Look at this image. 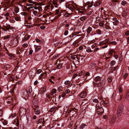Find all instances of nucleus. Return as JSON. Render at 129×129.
Here are the masks:
<instances>
[{
    "label": "nucleus",
    "mask_w": 129,
    "mask_h": 129,
    "mask_svg": "<svg viewBox=\"0 0 129 129\" xmlns=\"http://www.w3.org/2000/svg\"><path fill=\"white\" fill-rule=\"evenodd\" d=\"M70 57L71 58L73 59H75L76 60V55L71 56Z\"/></svg>",
    "instance_id": "7c9ffc66"
},
{
    "label": "nucleus",
    "mask_w": 129,
    "mask_h": 129,
    "mask_svg": "<svg viewBox=\"0 0 129 129\" xmlns=\"http://www.w3.org/2000/svg\"><path fill=\"white\" fill-rule=\"evenodd\" d=\"M41 47L37 46L36 47V49L37 50H39L41 49Z\"/></svg>",
    "instance_id": "8fccbe9b"
},
{
    "label": "nucleus",
    "mask_w": 129,
    "mask_h": 129,
    "mask_svg": "<svg viewBox=\"0 0 129 129\" xmlns=\"http://www.w3.org/2000/svg\"><path fill=\"white\" fill-rule=\"evenodd\" d=\"M28 45L26 43H24L22 45V46L24 48H26L27 47Z\"/></svg>",
    "instance_id": "c9c22d12"
},
{
    "label": "nucleus",
    "mask_w": 129,
    "mask_h": 129,
    "mask_svg": "<svg viewBox=\"0 0 129 129\" xmlns=\"http://www.w3.org/2000/svg\"><path fill=\"white\" fill-rule=\"evenodd\" d=\"M28 2L29 3H33L34 4H35V3H36V2H33L31 1L30 0H28Z\"/></svg>",
    "instance_id": "6e6d98bb"
},
{
    "label": "nucleus",
    "mask_w": 129,
    "mask_h": 129,
    "mask_svg": "<svg viewBox=\"0 0 129 129\" xmlns=\"http://www.w3.org/2000/svg\"><path fill=\"white\" fill-rule=\"evenodd\" d=\"M10 36V35L5 36L4 37V39H8L9 38Z\"/></svg>",
    "instance_id": "bf43d9fd"
},
{
    "label": "nucleus",
    "mask_w": 129,
    "mask_h": 129,
    "mask_svg": "<svg viewBox=\"0 0 129 129\" xmlns=\"http://www.w3.org/2000/svg\"><path fill=\"white\" fill-rule=\"evenodd\" d=\"M22 92L23 97V98L24 99H26L28 95L27 91L25 89H24L22 90Z\"/></svg>",
    "instance_id": "39448f33"
},
{
    "label": "nucleus",
    "mask_w": 129,
    "mask_h": 129,
    "mask_svg": "<svg viewBox=\"0 0 129 129\" xmlns=\"http://www.w3.org/2000/svg\"><path fill=\"white\" fill-rule=\"evenodd\" d=\"M112 80L111 77H109L108 79V81L109 82H110L112 81Z\"/></svg>",
    "instance_id": "a18cd8bd"
},
{
    "label": "nucleus",
    "mask_w": 129,
    "mask_h": 129,
    "mask_svg": "<svg viewBox=\"0 0 129 129\" xmlns=\"http://www.w3.org/2000/svg\"><path fill=\"white\" fill-rule=\"evenodd\" d=\"M128 75V73H125L123 76V78L124 79H125L126 77Z\"/></svg>",
    "instance_id": "052dcab7"
},
{
    "label": "nucleus",
    "mask_w": 129,
    "mask_h": 129,
    "mask_svg": "<svg viewBox=\"0 0 129 129\" xmlns=\"http://www.w3.org/2000/svg\"><path fill=\"white\" fill-rule=\"evenodd\" d=\"M86 51L88 52H91L92 51V50H91L90 47H88L86 49Z\"/></svg>",
    "instance_id": "412c9836"
},
{
    "label": "nucleus",
    "mask_w": 129,
    "mask_h": 129,
    "mask_svg": "<svg viewBox=\"0 0 129 129\" xmlns=\"http://www.w3.org/2000/svg\"><path fill=\"white\" fill-rule=\"evenodd\" d=\"M115 52L113 50H111L109 53V54L111 55L113 53L115 54Z\"/></svg>",
    "instance_id": "b1692460"
},
{
    "label": "nucleus",
    "mask_w": 129,
    "mask_h": 129,
    "mask_svg": "<svg viewBox=\"0 0 129 129\" xmlns=\"http://www.w3.org/2000/svg\"><path fill=\"white\" fill-rule=\"evenodd\" d=\"M123 106L122 105H120L117 109V114L118 117L120 116H121L122 112L123 110Z\"/></svg>",
    "instance_id": "f03ea898"
},
{
    "label": "nucleus",
    "mask_w": 129,
    "mask_h": 129,
    "mask_svg": "<svg viewBox=\"0 0 129 129\" xmlns=\"http://www.w3.org/2000/svg\"><path fill=\"white\" fill-rule=\"evenodd\" d=\"M47 97L50 100H51L53 98H54V97L52 96V94H47L46 95Z\"/></svg>",
    "instance_id": "f8f14e48"
},
{
    "label": "nucleus",
    "mask_w": 129,
    "mask_h": 129,
    "mask_svg": "<svg viewBox=\"0 0 129 129\" xmlns=\"http://www.w3.org/2000/svg\"><path fill=\"white\" fill-rule=\"evenodd\" d=\"M7 54L10 56V57L12 58H14V55L13 54L9 53H8Z\"/></svg>",
    "instance_id": "5701e85b"
},
{
    "label": "nucleus",
    "mask_w": 129,
    "mask_h": 129,
    "mask_svg": "<svg viewBox=\"0 0 129 129\" xmlns=\"http://www.w3.org/2000/svg\"><path fill=\"white\" fill-rule=\"evenodd\" d=\"M26 111V109L25 108H20L19 110V112L20 113H24V112H25Z\"/></svg>",
    "instance_id": "4468645a"
},
{
    "label": "nucleus",
    "mask_w": 129,
    "mask_h": 129,
    "mask_svg": "<svg viewBox=\"0 0 129 129\" xmlns=\"http://www.w3.org/2000/svg\"><path fill=\"white\" fill-rule=\"evenodd\" d=\"M126 4V2L125 1H123L121 2V4L122 5L124 6Z\"/></svg>",
    "instance_id": "f704fd0d"
},
{
    "label": "nucleus",
    "mask_w": 129,
    "mask_h": 129,
    "mask_svg": "<svg viewBox=\"0 0 129 129\" xmlns=\"http://www.w3.org/2000/svg\"><path fill=\"white\" fill-rule=\"evenodd\" d=\"M36 72L35 71H32V70H30L28 73L30 79H32L36 75Z\"/></svg>",
    "instance_id": "20e7f679"
},
{
    "label": "nucleus",
    "mask_w": 129,
    "mask_h": 129,
    "mask_svg": "<svg viewBox=\"0 0 129 129\" xmlns=\"http://www.w3.org/2000/svg\"><path fill=\"white\" fill-rule=\"evenodd\" d=\"M69 82L70 81L68 80H67L64 83L66 85H68L69 84Z\"/></svg>",
    "instance_id": "680f3d73"
},
{
    "label": "nucleus",
    "mask_w": 129,
    "mask_h": 129,
    "mask_svg": "<svg viewBox=\"0 0 129 129\" xmlns=\"http://www.w3.org/2000/svg\"><path fill=\"white\" fill-rule=\"evenodd\" d=\"M113 23L114 25H116L119 24V21L118 20L116 21H114L113 22Z\"/></svg>",
    "instance_id": "a878e982"
},
{
    "label": "nucleus",
    "mask_w": 129,
    "mask_h": 129,
    "mask_svg": "<svg viewBox=\"0 0 129 129\" xmlns=\"http://www.w3.org/2000/svg\"><path fill=\"white\" fill-rule=\"evenodd\" d=\"M99 49V48L98 47H97L95 48L93 50L94 52H95L98 51Z\"/></svg>",
    "instance_id": "69168bd1"
},
{
    "label": "nucleus",
    "mask_w": 129,
    "mask_h": 129,
    "mask_svg": "<svg viewBox=\"0 0 129 129\" xmlns=\"http://www.w3.org/2000/svg\"><path fill=\"white\" fill-rule=\"evenodd\" d=\"M97 46V44L96 43H95L93 45H92L91 47L92 49H94L95 47Z\"/></svg>",
    "instance_id": "72a5a7b5"
},
{
    "label": "nucleus",
    "mask_w": 129,
    "mask_h": 129,
    "mask_svg": "<svg viewBox=\"0 0 129 129\" xmlns=\"http://www.w3.org/2000/svg\"><path fill=\"white\" fill-rule=\"evenodd\" d=\"M86 126V124L84 123L81 124L80 127V129H83Z\"/></svg>",
    "instance_id": "aec40b11"
},
{
    "label": "nucleus",
    "mask_w": 129,
    "mask_h": 129,
    "mask_svg": "<svg viewBox=\"0 0 129 129\" xmlns=\"http://www.w3.org/2000/svg\"><path fill=\"white\" fill-rule=\"evenodd\" d=\"M93 102L95 103H97L98 102V100L96 99H94L93 100Z\"/></svg>",
    "instance_id": "0e129e2a"
},
{
    "label": "nucleus",
    "mask_w": 129,
    "mask_h": 129,
    "mask_svg": "<svg viewBox=\"0 0 129 129\" xmlns=\"http://www.w3.org/2000/svg\"><path fill=\"white\" fill-rule=\"evenodd\" d=\"M104 103H105V101L104 100H102L101 101V102H100V104H102V105H104Z\"/></svg>",
    "instance_id": "13d9d810"
},
{
    "label": "nucleus",
    "mask_w": 129,
    "mask_h": 129,
    "mask_svg": "<svg viewBox=\"0 0 129 129\" xmlns=\"http://www.w3.org/2000/svg\"><path fill=\"white\" fill-rule=\"evenodd\" d=\"M30 36H29L28 35H25L24 37V40L25 41H26L28 40L29 38L30 37Z\"/></svg>",
    "instance_id": "dca6fc26"
},
{
    "label": "nucleus",
    "mask_w": 129,
    "mask_h": 129,
    "mask_svg": "<svg viewBox=\"0 0 129 129\" xmlns=\"http://www.w3.org/2000/svg\"><path fill=\"white\" fill-rule=\"evenodd\" d=\"M52 93L53 94L55 93L56 92V89L53 88V89L51 91Z\"/></svg>",
    "instance_id": "2f4dec72"
},
{
    "label": "nucleus",
    "mask_w": 129,
    "mask_h": 129,
    "mask_svg": "<svg viewBox=\"0 0 129 129\" xmlns=\"http://www.w3.org/2000/svg\"><path fill=\"white\" fill-rule=\"evenodd\" d=\"M18 42L17 39H15L11 41V45L13 46V47L16 46L17 45Z\"/></svg>",
    "instance_id": "423d86ee"
},
{
    "label": "nucleus",
    "mask_w": 129,
    "mask_h": 129,
    "mask_svg": "<svg viewBox=\"0 0 129 129\" xmlns=\"http://www.w3.org/2000/svg\"><path fill=\"white\" fill-rule=\"evenodd\" d=\"M56 108V107L55 106H54L52 107L50 110V112H52L53 111L54 109L55 108Z\"/></svg>",
    "instance_id": "c756f323"
},
{
    "label": "nucleus",
    "mask_w": 129,
    "mask_h": 129,
    "mask_svg": "<svg viewBox=\"0 0 129 129\" xmlns=\"http://www.w3.org/2000/svg\"><path fill=\"white\" fill-rule=\"evenodd\" d=\"M93 4V2H91L89 4V5H88V7L89 8L91 7Z\"/></svg>",
    "instance_id": "ea45409f"
},
{
    "label": "nucleus",
    "mask_w": 129,
    "mask_h": 129,
    "mask_svg": "<svg viewBox=\"0 0 129 129\" xmlns=\"http://www.w3.org/2000/svg\"><path fill=\"white\" fill-rule=\"evenodd\" d=\"M47 75V74L46 73H43L41 74L40 76L42 78H44V77H46Z\"/></svg>",
    "instance_id": "393cba45"
},
{
    "label": "nucleus",
    "mask_w": 129,
    "mask_h": 129,
    "mask_svg": "<svg viewBox=\"0 0 129 129\" xmlns=\"http://www.w3.org/2000/svg\"><path fill=\"white\" fill-rule=\"evenodd\" d=\"M86 95V94L85 92L83 91L81 92L80 95L79 96L82 98H85Z\"/></svg>",
    "instance_id": "0eeeda50"
},
{
    "label": "nucleus",
    "mask_w": 129,
    "mask_h": 129,
    "mask_svg": "<svg viewBox=\"0 0 129 129\" xmlns=\"http://www.w3.org/2000/svg\"><path fill=\"white\" fill-rule=\"evenodd\" d=\"M43 119L40 118L36 122V123L37 124H39L42 121Z\"/></svg>",
    "instance_id": "bb28decb"
},
{
    "label": "nucleus",
    "mask_w": 129,
    "mask_h": 129,
    "mask_svg": "<svg viewBox=\"0 0 129 129\" xmlns=\"http://www.w3.org/2000/svg\"><path fill=\"white\" fill-rule=\"evenodd\" d=\"M26 6H29V7H33L32 6H33V5L31 4H27Z\"/></svg>",
    "instance_id": "58836bf2"
},
{
    "label": "nucleus",
    "mask_w": 129,
    "mask_h": 129,
    "mask_svg": "<svg viewBox=\"0 0 129 129\" xmlns=\"http://www.w3.org/2000/svg\"><path fill=\"white\" fill-rule=\"evenodd\" d=\"M92 30V28L90 27H89L87 29V32L88 34L90 33Z\"/></svg>",
    "instance_id": "f3484780"
},
{
    "label": "nucleus",
    "mask_w": 129,
    "mask_h": 129,
    "mask_svg": "<svg viewBox=\"0 0 129 129\" xmlns=\"http://www.w3.org/2000/svg\"><path fill=\"white\" fill-rule=\"evenodd\" d=\"M101 79H102L100 77V76H97L94 79V80L95 81L94 82H98V81L101 80Z\"/></svg>",
    "instance_id": "9b49d317"
},
{
    "label": "nucleus",
    "mask_w": 129,
    "mask_h": 129,
    "mask_svg": "<svg viewBox=\"0 0 129 129\" xmlns=\"http://www.w3.org/2000/svg\"><path fill=\"white\" fill-rule=\"evenodd\" d=\"M45 28V27L44 26H41L40 27V28L41 29H44Z\"/></svg>",
    "instance_id": "774afa93"
},
{
    "label": "nucleus",
    "mask_w": 129,
    "mask_h": 129,
    "mask_svg": "<svg viewBox=\"0 0 129 129\" xmlns=\"http://www.w3.org/2000/svg\"><path fill=\"white\" fill-rule=\"evenodd\" d=\"M42 72L41 69H39L37 70V73L38 74H39L40 73Z\"/></svg>",
    "instance_id": "de8ad7c7"
},
{
    "label": "nucleus",
    "mask_w": 129,
    "mask_h": 129,
    "mask_svg": "<svg viewBox=\"0 0 129 129\" xmlns=\"http://www.w3.org/2000/svg\"><path fill=\"white\" fill-rule=\"evenodd\" d=\"M105 80L103 79L102 80L101 82L100 81V83L93 81V84L94 86H96V87H98L99 89H101L103 87V85L105 84Z\"/></svg>",
    "instance_id": "f257e3e1"
},
{
    "label": "nucleus",
    "mask_w": 129,
    "mask_h": 129,
    "mask_svg": "<svg viewBox=\"0 0 129 129\" xmlns=\"http://www.w3.org/2000/svg\"><path fill=\"white\" fill-rule=\"evenodd\" d=\"M116 116L115 115H113L111 119V122L112 123H114L115 122L116 120Z\"/></svg>",
    "instance_id": "1a4fd4ad"
},
{
    "label": "nucleus",
    "mask_w": 129,
    "mask_h": 129,
    "mask_svg": "<svg viewBox=\"0 0 129 129\" xmlns=\"http://www.w3.org/2000/svg\"><path fill=\"white\" fill-rule=\"evenodd\" d=\"M9 13L7 12L4 14V15L5 16L7 17L8 16H9Z\"/></svg>",
    "instance_id": "4d7b16f0"
},
{
    "label": "nucleus",
    "mask_w": 129,
    "mask_h": 129,
    "mask_svg": "<svg viewBox=\"0 0 129 129\" xmlns=\"http://www.w3.org/2000/svg\"><path fill=\"white\" fill-rule=\"evenodd\" d=\"M68 8L71 10H73L75 8V7L72 4L69 5L68 7Z\"/></svg>",
    "instance_id": "9d476101"
},
{
    "label": "nucleus",
    "mask_w": 129,
    "mask_h": 129,
    "mask_svg": "<svg viewBox=\"0 0 129 129\" xmlns=\"http://www.w3.org/2000/svg\"><path fill=\"white\" fill-rule=\"evenodd\" d=\"M127 13L126 11H124L123 12V14H122L123 16L124 17H125L127 15Z\"/></svg>",
    "instance_id": "4c0bfd02"
},
{
    "label": "nucleus",
    "mask_w": 129,
    "mask_h": 129,
    "mask_svg": "<svg viewBox=\"0 0 129 129\" xmlns=\"http://www.w3.org/2000/svg\"><path fill=\"white\" fill-rule=\"evenodd\" d=\"M62 65L61 63H59L57 66V68L58 69H60L62 67Z\"/></svg>",
    "instance_id": "a211bd4d"
},
{
    "label": "nucleus",
    "mask_w": 129,
    "mask_h": 129,
    "mask_svg": "<svg viewBox=\"0 0 129 129\" xmlns=\"http://www.w3.org/2000/svg\"><path fill=\"white\" fill-rule=\"evenodd\" d=\"M96 66V64L95 63H92L91 64L89 68L91 69L94 68Z\"/></svg>",
    "instance_id": "ddd939ff"
},
{
    "label": "nucleus",
    "mask_w": 129,
    "mask_h": 129,
    "mask_svg": "<svg viewBox=\"0 0 129 129\" xmlns=\"http://www.w3.org/2000/svg\"><path fill=\"white\" fill-rule=\"evenodd\" d=\"M80 19L81 21H83L86 19V18L85 17L82 16L80 18Z\"/></svg>",
    "instance_id": "473e14b6"
},
{
    "label": "nucleus",
    "mask_w": 129,
    "mask_h": 129,
    "mask_svg": "<svg viewBox=\"0 0 129 129\" xmlns=\"http://www.w3.org/2000/svg\"><path fill=\"white\" fill-rule=\"evenodd\" d=\"M68 34V30H66L64 33V35L65 36L67 35Z\"/></svg>",
    "instance_id": "864d4df0"
},
{
    "label": "nucleus",
    "mask_w": 129,
    "mask_h": 129,
    "mask_svg": "<svg viewBox=\"0 0 129 129\" xmlns=\"http://www.w3.org/2000/svg\"><path fill=\"white\" fill-rule=\"evenodd\" d=\"M73 109L74 111L75 112H77L78 110V109L76 108H73Z\"/></svg>",
    "instance_id": "338daca9"
},
{
    "label": "nucleus",
    "mask_w": 129,
    "mask_h": 129,
    "mask_svg": "<svg viewBox=\"0 0 129 129\" xmlns=\"http://www.w3.org/2000/svg\"><path fill=\"white\" fill-rule=\"evenodd\" d=\"M126 98L127 100H129V92H128L126 96Z\"/></svg>",
    "instance_id": "603ef678"
},
{
    "label": "nucleus",
    "mask_w": 129,
    "mask_h": 129,
    "mask_svg": "<svg viewBox=\"0 0 129 129\" xmlns=\"http://www.w3.org/2000/svg\"><path fill=\"white\" fill-rule=\"evenodd\" d=\"M122 98V96L120 95H119V96L118 98H117V100L118 101L120 100Z\"/></svg>",
    "instance_id": "a19ab883"
},
{
    "label": "nucleus",
    "mask_w": 129,
    "mask_h": 129,
    "mask_svg": "<svg viewBox=\"0 0 129 129\" xmlns=\"http://www.w3.org/2000/svg\"><path fill=\"white\" fill-rule=\"evenodd\" d=\"M3 111L1 109H0V117L2 116Z\"/></svg>",
    "instance_id": "5fc2aeb1"
},
{
    "label": "nucleus",
    "mask_w": 129,
    "mask_h": 129,
    "mask_svg": "<svg viewBox=\"0 0 129 129\" xmlns=\"http://www.w3.org/2000/svg\"><path fill=\"white\" fill-rule=\"evenodd\" d=\"M116 63V61L114 60H112L110 63V65L112 66L114 65Z\"/></svg>",
    "instance_id": "4be33fe9"
},
{
    "label": "nucleus",
    "mask_w": 129,
    "mask_h": 129,
    "mask_svg": "<svg viewBox=\"0 0 129 129\" xmlns=\"http://www.w3.org/2000/svg\"><path fill=\"white\" fill-rule=\"evenodd\" d=\"M40 112V109H38L37 110H35V113L36 115H38L39 114Z\"/></svg>",
    "instance_id": "6ab92c4d"
},
{
    "label": "nucleus",
    "mask_w": 129,
    "mask_h": 129,
    "mask_svg": "<svg viewBox=\"0 0 129 129\" xmlns=\"http://www.w3.org/2000/svg\"><path fill=\"white\" fill-rule=\"evenodd\" d=\"M105 42H104V41L102 42H100L99 44V46H101L103 45V44H105Z\"/></svg>",
    "instance_id": "49530a36"
},
{
    "label": "nucleus",
    "mask_w": 129,
    "mask_h": 129,
    "mask_svg": "<svg viewBox=\"0 0 129 129\" xmlns=\"http://www.w3.org/2000/svg\"><path fill=\"white\" fill-rule=\"evenodd\" d=\"M77 76V74H75L73 75V77H72V79H74Z\"/></svg>",
    "instance_id": "e2e57ef3"
},
{
    "label": "nucleus",
    "mask_w": 129,
    "mask_h": 129,
    "mask_svg": "<svg viewBox=\"0 0 129 129\" xmlns=\"http://www.w3.org/2000/svg\"><path fill=\"white\" fill-rule=\"evenodd\" d=\"M110 43L112 45H116L117 43L115 41H112L110 42Z\"/></svg>",
    "instance_id": "3c124183"
},
{
    "label": "nucleus",
    "mask_w": 129,
    "mask_h": 129,
    "mask_svg": "<svg viewBox=\"0 0 129 129\" xmlns=\"http://www.w3.org/2000/svg\"><path fill=\"white\" fill-rule=\"evenodd\" d=\"M19 8H18V7L16 8L15 9V10H14V11H15V12L16 13H18L19 12Z\"/></svg>",
    "instance_id": "c85d7f7f"
},
{
    "label": "nucleus",
    "mask_w": 129,
    "mask_h": 129,
    "mask_svg": "<svg viewBox=\"0 0 129 129\" xmlns=\"http://www.w3.org/2000/svg\"><path fill=\"white\" fill-rule=\"evenodd\" d=\"M21 14L22 15H23L24 16H26L28 15V13L26 12H22L21 13Z\"/></svg>",
    "instance_id": "37998d69"
},
{
    "label": "nucleus",
    "mask_w": 129,
    "mask_h": 129,
    "mask_svg": "<svg viewBox=\"0 0 129 129\" xmlns=\"http://www.w3.org/2000/svg\"><path fill=\"white\" fill-rule=\"evenodd\" d=\"M70 92V90L69 89H68L66 90L65 91V93L67 94L69 93Z\"/></svg>",
    "instance_id": "09e8293b"
},
{
    "label": "nucleus",
    "mask_w": 129,
    "mask_h": 129,
    "mask_svg": "<svg viewBox=\"0 0 129 129\" xmlns=\"http://www.w3.org/2000/svg\"><path fill=\"white\" fill-rule=\"evenodd\" d=\"M101 2L100 1H96L95 2L93 6L95 7L101 5Z\"/></svg>",
    "instance_id": "6e6552de"
},
{
    "label": "nucleus",
    "mask_w": 129,
    "mask_h": 129,
    "mask_svg": "<svg viewBox=\"0 0 129 129\" xmlns=\"http://www.w3.org/2000/svg\"><path fill=\"white\" fill-rule=\"evenodd\" d=\"M96 111L97 113L98 114H100L101 113L104 112V110L99 105L97 106L96 105Z\"/></svg>",
    "instance_id": "7ed1b4c3"
},
{
    "label": "nucleus",
    "mask_w": 129,
    "mask_h": 129,
    "mask_svg": "<svg viewBox=\"0 0 129 129\" xmlns=\"http://www.w3.org/2000/svg\"><path fill=\"white\" fill-rule=\"evenodd\" d=\"M33 13L35 16H36L37 15V14L38 13V12L37 11H34L33 12Z\"/></svg>",
    "instance_id": "e433bc0d"
},
{
    "label": "nucleus",
    "mask_w": 129,
    "mask_h": 129,
    "mask_svg": "<svg viewBox=\"0 0 129 129\" xmlns=\"http://www.w3.org/2000/svg\"><path fill=\"white\" fill-rule=\"evenodd\" d=\"M46 87L45 86L41 88L40 90V91L41 92L40 93H43L44 92H45L46 90Z\"/></svg>",
    "instance_id": "2eb2a0df"
},
{
    "label": "nucleus",
    "mask_w": 129,
    "mask_h": 129,
    "mask_svg": "<svg viewBox=\"0 0 129 129\" xmlns=\"http://www.w3.org/2000/svg\"><path fill=\"white\" fill-rule=\"evenodd\" d=\"M39 106L37 105H36L34 107V109L35 110H37L39 109Z\"/></svg>",
    "instance_id": "c03bdc74"
},
{
    "label": "nucleus",
    "mask_w": 129,
    "mask_h": 129,
    "mask_svg": "<svg viewBox=\"0 0 129 129\" xmlns=\"http://www.w3.org/2000/svg\"><path fill=\"white\" fill-rule=\"evenodd\" d=\"M96 32L97 34H101V31L100 29H98L96 30Z\"/></svg>",
    "instance_id": "cd10ccee"
},
{
    "label": "nucleus",
    "mask_w": 129,
    "mask_h": 129,
    "mask_svg": "<svg viewBox=\"0 0 129 129\" xmlns=\"http://www.w3.org/2000/svg\"><path fill=\"white\" fill-rule=\"evenodd\" d=\"M80 33L79 32H75L73 33V36H75L77 34H78Z\"/></svg>",
    "instance_id": "79ce46f5"
}]
</instances>
